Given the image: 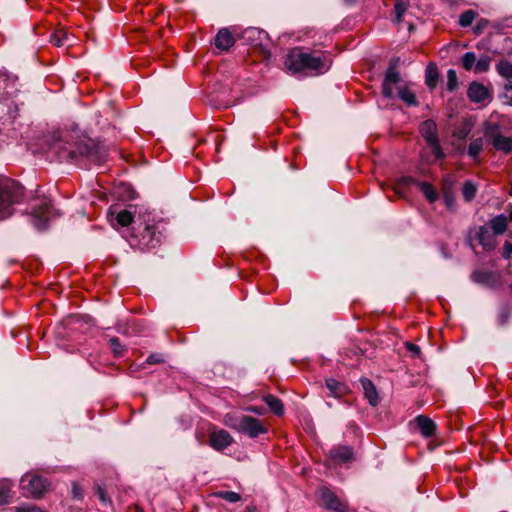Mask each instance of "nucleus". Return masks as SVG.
I'll list each match as a JSON object with an SVG mask.
<instances>
[{"label":"nucleus","mask_w":512,"mask_h":512,"mask_svg":"<svg viewBox=\"0 0 512 512\" xmlns=\"http://www.w3.org/2000/svg\"><path fill=\"white\" fill-rule=\"evenodd\" d=\"M328 57L319 50L296 47L285 57L284 66L294 76L314 77L327 72L330 68Z\"/></svg>","instance_id":"nucleus-1"},{"label":"nucleus","mask_w":512,"mask_h":512,"mask_svg":"<svg viewBox=\"0 0 512 512\" xmlns=\"http://www.w3.org/2000/svg\"><path fill=\"white\" fill-rule=\"evenodd\" d=\"M53 149L58 154L60 160L76 161L80 157H85L95 164L105 162L106 151L97 145L90 138H79L75 141L66 140L65 142L56 143Z\"/></svg>","instance_id":"nucleus-2"},{"label":"nucleus","mask_w":512,"mask_h":512,"mask_svg":"<svg viewBox=\"0 0 512 512\" xmlns=\"http://www.w3.org/2000/svg\"><path fill=\"white\" fill-rule=\"evenodd\" d=\"M160 233L154 223L134 222L128 242L132 248L141 251L153 249L160 244Z\"/></svg>","instance_id":"nucleus-3"},{"label":"nucleus","mask_w":512,"mask_h":512,"mask_svg":"<svg viewBox=\"0 0 512 512\" xmlns=\"http://www.w3.org/2000/svg\"><path fill=\"white\" fill-rule=\"evenodd\" d=\"M23 187L15 180L0 177V220L13 213V206L21 201Z\"/></svg>","instance_id":"nucleus-4"},{"label":"nucleus","mask_w":512,"mask_h":512,"mask_svg":"<svg viewBox=\"0 0 512 512\" xmlns=\"http://www.w3.org/2000/svg\"><path fill=\"white\" fill-rule=\"evenodd\" d=\"M419 131L427 145L430 147L431 153L435 159H443L444 152L438 140L436 123L431 119L425 120L420 124Z\"/></svg>","instance_id":"nucleus-5"},{"label":"nucleus","mask_w":512,"mask_h":512,"mask_svg":"<svg viewBox=\"0 0 512 512\" xmlns=\"http://www.w3.org/2000/svg\"><path fill=\"white\" fill-rule=\"evenodd\" d=\"M225 423L228 425L227 421H225ZM229 426L238 432L246 434L250 438H256L268 432V429L260 420L251 416H242L237 420V423L229 424Z\"/></svg>","instance_id":"nucleus-6"},{"label":"nucleus","mask_w":512,"mask_h":512,"mask_svg":"<svg viewBox=\"0 0 512 512\" xmlns=\"http://www.w3.org/2000/svg\"><path fill=\"white\" fill-rule=\"evenodd\" d=\"M21 488L33 497H41L47 490L48 482L38 475L25 474L20 481Z\"/></svg>","instance_id":"nucleus-7"},{"label":"nucleus","mask_w":512,"mask_h":512,"mask_svg":"<svg viewBox=\"0 0 512 512\" xmlns=\"http://www.w3.org/2000/svg\"><path fill=\"white\" fill-rule=\"evenodd\" d=\"M410 7V0H396L393 8L391 17L392 23L397 27L398 30L404 27L410 33L414 30V25L410 21H406L405 16Z\"/></svg>","instance_id":"nucleus-8"},{"label":"nucleus","mask_w":512,"mask_h":512,"mask_svg":"<svg viewBox=\"0 0 512 512\" xmlns=\"http://www.w3.org/2000/svg\"><path fill=\"white\" fill-rule=\"evenodd\" d=\"M55 216L56 214L51 203L44 201L39 207L33 210L32 222L38 230H43L47 227L48 221Z\"/></svg>","instance_id":"nucleus-9"},{"label":"nucleus","mask_w":512,"mask_h":512,"mask_svg":"<svg viewBox=\"0 0 512 512\" xmlns=\"http://www.w3.org/2000/svg\"><path fill=\"white\" fill-rule=\"evenodd\" d=\"M493 147L504 153H510L512 151V137H505L500 133L499 127L493 125L488 128L486 132Z\"/></svg>","instance_id":"nucleus-10"},{"label":"nucleus","mask_w":512,"mask_h":512,"mask_svg":"<svg viewBox=\"0 0 512 512\" xmlns=\"http://www.w3.org/2000/svg\"><path fill=\"white\" fill-rule=\"evenodd\" d=\"M233 442V437L224 429H213L209 434V444L216 451H223Z\"/></svg>","instance_id":"nucleus-11"},{"label":"nucleus","mask_w":512,"mask_h":512,"mask_svg":"<svg viewBox=\"0 0 512 512\" xmlns=\"http://www.w3.org/2000/svg\"><path fill=\"white\" fill-rule=\"evenodd\" d=\"M323 507L334 512H348V504L339 499L334 492L323 489L321 493Z\"/></svg>","instance_id":"nucleus-12"},{"label":"nucleus","mask_w":512,"mask_h":512,"mask_svg":"<svg viewBox=\"0 0 512 512\" xmlns=\"http://www.w3.org/2000/svg\"><path fill=\"white\" fill-rule=\"evenodd\" d=\"M495 235L491 232L490 228L486 225L480 226L475 234L474 240H477L479 245L483 247L485 251H490L495 248L496 241ZM473 239H471V246Z\"/></svg>","instance_id":"nucleus-13"},{"label":"nucleus","mask_w":512,"mask_h":512,"mask_svg":"<svg viewBox=\"0 0 512 512\" xmlns=\"http://www.w3.org/2000/svg\"><path fill=\"white\" fill-rule=\"evenodd\" d=\"M235 44V38L229 28H221L215 38L214 45L221 52H227Z\"/></svg>","instance_id":"nucleus-14"},{"label":"nucleus","mask_w":512,"mask_h":512,"mask_svg":"<svg viewBox=\"0 0 512 512\" xmlns=\"http://www.w3.org/2000/svg\"><path fill=\"white\" fill-rule=\"evenodd\" d=\"M467 95L474 103H482L490 96L487 87L477 81H474L469 85Z\"/></svg>","instance_id":"nucleus-15"},{"label":"nucleus","mask_w":512,"mask_h":512,"mask_svg":"<svg viewBox=\"0 0 512 512\" xmlns=\"http://www.w3.org/2000/svg\"><path fill=\"white\" fill-rule=\"evenodd\" d=\"M415 422L417 424V427L420 431V433L426 437L429 438L434 435L436 430V424L428 417L424 415H418L415 418Z\"/></svg>","instance_id":"nucleus-16"},{"label":"nucleus","mask_w":512,"mask_h":512,"mask_svg":"<svg viewBox=\"0 0 512 512\" xmlns=\"http://www.w3.org/2000/svg\"><path fill=\"white\" fill-rule=\"evenodd\" d=\"M330 457L337 463H347L353 459V452L348 446H338L330 450Z\"/></svg>","instance_id":"nucleus-17"},{"label":"nucleus","mask_w":512,"mask_h":512,"mask_svg":"<svg viewBox=\"0 0 512 512\" xmlns=\"http://www.w3.org/2000/svg\"><path fill=\"white\" fill-rule=\"evenodd\" d=\"M471 279L475 283L483 284L489 287L494 286L497 282L495 273L483 270L474 271L471 275Z\"/></svg>","instance_id":"nucleus-18"},{"label":"nucleus","mask_w":512,"mask_h":512,"mask_svg":"<svg viewBox=\"0 0 512 512\" xmlns=\"http://www.w3.org/2000/svg\"><path fill=\"white\" fill-rule=\"evenodd\" d=\"M360 382L364 391L365 398L368 400L370 405L376 406L379 403V396L374 384L367 378H361Z\"/></svg>","instance_id":"nucleus-19"},{"label":"nucleus","mask_w":512,"mask_h":512,"mask_svg":"<svg viewBox=\"0 0 512 512\" xmlns=\"http://www.w3.org/2000/svg\"><path fill=\"white\" fill-rule=\"evenodd\" d=\"M439 80V72L437 66L430 62L425 70V84L430 90H434Z\"/></svg>","instance_id":"nucleus-20"},{"label":"nucleus","mask_w":512,"mask_h":512,"mask_svg":"<svg viewBox=\"0 0 512 512\" xmlns=\"http://www.w3.org/2000/svg\"><path fill=\"white\" fill-rule=\"evenodd\" d=\"M494 235H501L506 231L507 228V217L503 214L498 215L490 220L489 226Z\"/></svg>","instance_id":"nucleus-21"},{"label":"nucleus","mask_w":512,"mask_h":512,"mask_svg":"<svg viewBox=\"0 0 512 512\" xmlns=\"http://www.w3.org/2000/svg\"><path fill=\"white\" fill-rule=\"evenodd\" d=\"M263 401L267 404L269 409L277 416L284 414L283 403L280 399L273 395H266L263 397Z\"/></svg>","instance_id":"nucleus-22"},{"label":"nucleus","mask_w":512,"mask_h":512,"mask_svg":"<svg viewBox=\"0 0 512 512\" xmlns=\"http://www.w3.org/2000/svg\"><path fill=\"white\" fill-rule=\"evenodd\" d=\"M12 482L8 479L0 480V506L8 504L11 500Z\"/></svg>","instance_id":"nucleus-23"},{"label":"nucleus","mask_w":512,"mask_h":512,"mask_svg":"<svg viewBox=\"0 0 512 512\" xmlns=\"http://www.w3.org/2000/svg\"><path fill=\"white\" fill-rule=\"evenodd\" d=\"M326 386L329 389L331 395L336 398L341 397L347 391V388L343 383H341L333 378L326 380Z\"/></svg>","instance_id":"nucleus-24"},{"label":"nucleus","mask_w":512,"mask_h":512,"mask_svg":"<svg viewBox=\"0 0 512 512\" xmlns=\"http://www.w3.org/2000/svg\"><path fill=\"white\" fill-rule=\"evenodd\" d=\"M398 97L405 102L408 106H417L418 101L415 93L407 87H400L398 90Z\"/></svg>","instance_id":"nucleus-25"},{"label":"nucleus","mask_w":512,"mask_h":512,"mask_svg":"<svg viewBox=\"0 0 512 512\" xmlns=\"http://www.w3.org/2000/svg\"><path fill=\"white\" fill-rule=\"evenodd\" d=\"M420 190L430 203H433L438 199V193L430 183L421 182Z\"/></svg>","instance_id":"nucleus-26"},{"label":"nucleus","mask_w":512,"mask_h":512,"mask_svg":"<svg viewBox=\"0 0 512 512\" xmlns=\"http://www.w3.org/2000/svg\"><path fill=\"white\" fill-rule=\"evenodd\" d=\"M492 58L488 55H482L476 60L474 72L485 73L490 69Z\"/></svg>","instance_id":"nucleus-27"},{"label":"nucleus","mask_w":512,"mask_h":512,"mask_svg":"<svg viewBox=\"0 0 512 512\" xmlns=\"http://www.w3.org/2000/svg\"><path fill=\"white\" fill-rule=\"evenodd\" d=\"M476 60L477 57L474 52H466L461 57V65L466 71H474Z\"/></svg>","instance_id":"nucleus-28"},{"label":"nucleus","mask_w":512,"mask_h":512,"mask_svg":"<svg viewBox=\"0 0 512 512\" xmlns=\"http://www.w3.org/2000/svg\"><path fill=\"white\" fill-rule=\"evenodd\" d=\"M401 82V76L396 69H386V98L390 97L391 92L388 89V84Z\"/></svg>","instance_id":"nucleus-29"},{"label":"nucleus","mask_w":512,"mask_h":512,"mask_svg":"<svg viewBox=\"0 0 512 512\" xmlns=\"http://www.w3.org/2000/svg\"><path fill=\"white\" fill-rule=\"evenodd\" d=\"M477 192V186L473 181H466L463 185L462 193L465 201H471Z\"/></svg>","instance_id":"nucleus-30"},{"label":"nucleus","mask_w":512,"mask_h":512,"mask_svg":"<svg viewBox=\"0 0 512 512\" xmlns=\"http://www.w3.org/2000/svg\"><path fill=\"white\" fill-rule=\"evenodd\" d=\"M482 148H483L482 138L474 139L470 142V144L468 146V155L471 158L476 159L479 156L480 152L482 151Z\"/></svg>","instance_id":"nucleus-31"},{"label":"nucleus","mask_w":512,"mask_h":512,"mask_svg":"<svg viewBox=\"0 0 512 512\" xmlns=\"http://www.w3.org/2000/svg\"><path fill=\"white\" fill-rule=\"evenodd\" d=\"M497 71L498 73L508 79V80H512V63H510L509 61H500L498 64H497Z\"/></svg>","instance_id":"nucleus-32"},{"label":"nucleus","mask_w":512,"mask_h":512,"mask_svg":"<svg viewBox=\"0 0 512 512\" xmlns=\"http://www.w3.org/2000/svg\"><path fill=\"white\" fill-rule=\"evenodd\" d=\"M476 17L477 12L474 10H466L459 17V25L462 27H468L473 23Z\"/></svg>","instance_id":"nucleus-33"},{"label":"nucleus","mask_w":512,"mask_h":512,"mask_svg":"<svg viewBox=\"0 0 512 512\" xmlns=\"http://www.w3.org/2000/svg\"><path fill=\"white\" fill-rule=\"evenodd\" d=\"M116 221L123 227L128 226L133 223L132 213L128 210H121L116 214Z\"/></svg>","instance_id":"nucleus-34"},{"label":"nucleus","mask_w":512,"mask_h":512,"mask_svg":"<svg viewBox=\"0 0 512 512\" xmlns=\"http://www.w3.org/2000/svg\"><path fill=\"white\" fill-rule=\"evenodd\" d=\"M446 87L449 92H453L458 88V77H457V73L454 69H449L447 71Z\"/></svg>","instance_id":"nucleus-35"},{"label":"nucleus","mask_w":512,"mask_h":512,"mask_svg":"<svg viewBox=\"0 0 512 512\" xmlns=\"http://www.w3.org/2000/svg\"><path fill=\"white\" fill-rule=\"evenodd\" d=\"M216 495L230 503H236L241 499L240 494L233 491H219Z\"/></svg>","instance_id":"nucleus-36"},{"label":"nucleus","mask_w":512,"mask_h":512,"mask_svg":"<svg viewBox=\"0 0 512 512\" xmlns=\"http://www.w3.org/2000/svg\"><path fill=\"white\" fill-rule=\"evenodd\" d=\"M66 37V32L58 30L51 35L50 41L54 46L61 47L65 44Z\"/></svg>","instance_id":"nucleus-37"},{"label":"nucleus","mask_w":512,"mask_h":512,"mask_svg":"<svg viewBox=\"0 0 512 512\" xmlns=\"http://www.w3.org/2000/svg\"><path fill=\"white\" fill-rule=\"evenodd\" d=\"M110 345L112 347L113 353L116 357H120L123 354V347L120 344V341L118 338L113 337L109 340Z\"/></svg>","instance_id":"nucleus-38"},{"label":"nucleus","mask_w":512,"mask_h":512,"mask_svg":"<svg viewBox=\"0 0 512 512\" xmlns=\"http://www.w3.org/2000/svg\"><path fill=\"white\" fill-rule=\"evenodd\" d=\"M165 361L163 354L161 353H153L148 356L146 359V363L148 364H161Z\"/></svg>","instance_id":"nucleus-39"},{"label":"nucleus","mask_w":512,"mask_h":512,"mask_svg":"<svg viewBox=\"0 0 512 512\" xmlns=\"http://www.w3.org/2000/svg\"><path fill=\"white\" fill-rule=\"evenodd\" d=\"M16 512H46V511L40 509L37 506L28 505V506L17 507Z\"/></svg>","instance_id":"nucleus-40"},{"label":"nucleus","mask_w":512,"mask_h":512,"mask_svg":"<svg viewBox=\"0 0 512 512\" xmlns=\"http://www.w3.org/2000/svg\"><path fill=\"white\" fill-rule=\"evenodd\" d=\"M407 350L411 353L413 357H418L420 355V348L416 344L406 342L405 343Z\"/></svg>","instance_id":"nucleus-41"},{"label":"nucleus","mask_w":512,"mask_h":512,"mask_svg":"<svg viewBox=\"0 0 512 512\" xmlns=\"http://www.w3.org/2000/svg\"><path fill=\"white\" fill-rule=\"evenodd\" d=\"M246 410L257 415H263L265 413V408L262 406H248Z\"/></svg>","instance_id":"nucleus-42"},{"label":"nucleus","mask_w":512,"mask_h":512,"mask_svg":"<svg viewBox=\"0 0 512 512\" xmlns=\"http://www.w3.org/2000/svg\"><path fill=\"white\" fill-rule=\"evenodd\" d=\"M72 494H73V497L76 499H81L83 497L82 490L76 483L73 484Z\"/></svg>","instance_id":"nucleus-43"},{"label":"nucleus","mask_w":512,"mask_h":512,"mask_svg":"<svg viewBox=\"0 0 512 512\" xmlns=\"http://www.w3.org/2000/svg\"><path fill=\"white\" fill-rule=\"evenodd\" d=\"M444 202L448 208H452L454 204V197L452 194L445 192L444 193Z\"/></svg>","instance_id":"nucleus-44"},{"label":"nucleus","mask_w":512,"mask_h":512,"mask_svg":"<svg viewBox=\"0 0 512 512\" xmlns=\"http://www.w3.org/2000/svg\"><path fill=\"white\" fill-rule=\"evenodd\" d=\"M97 495L101 502L105 503L107 501L105 490L100 486L97 487Z\"/></svg>","instance_id":"nucleus-45"},{"label":"nucleus","mask_w":512,"mask_h":512,"mask_svg":"<svg viewBox=\"0 0 512 512\" xmlns=\"http://www.w3.org/2000/svg\"><path fill=\"white\" fill-rule=\"evenodd\" d=\"M512 256V244L506 243L504 249V257L509 258Z\"/></svg>","instance_id":"nucleus-46"},{"label":"nucleus","mask_w":512,"mask_h":512,"mask_svg":"<svg viewBox=\"0 0 512 512\" xmlns=\"http://www.w3.org/2000/svg\"><path fill=\"white\" fill-rule=\"evenodd\" d=\"M487 21L486 20H481L477 26L474 28V31L476 34H480L483 27L486 25Z\"/></svg>","instance_id":"nucleus-47"},{"label":"nucleus","mask_w":512,"mask_h":512,"mask_svg":"<svg viewBox=\"0 0 512 512\" xmlns=\"http://www.w3.org/2000/svg\"><path fill=\"white\" fill-rule=\"evenodd\" d=\"M400 62L399 58H392L389 63V67L387 69H396Z\"/></svg>","instance_id":"nucleus-48"},{"label":"nucleus","mask_w":512,"mask_h":512,"mask_svg":"<svg viewBox=\"0 0 512 512\" xmlns=\"http://www.w3.org/2000/svg\"><path fill=\"white\" fill-rule=\"evenodd\" d=\"M505 89H506L507 91H511V92H512V83H511V82L507 83V84L505 85Z\"/></svg>","instance_id":"nucleus-49"},{"label":"nucleus","mask_w":512,"mask_h":512,"mask_svg":"<svg viewBox=\"0 0 512 512\" xmlns=\"http://www.w3.org/2000/svg\"><path fill=\"white\" fill-rule=\"evenodd\" d=\"M356 1H357V0H344V2H345L346 4H352V3L356 2Z\"/></svg>","instance_id":"nucleus-50"},{"label":"nucleus","mask_w":512,"mask_h":512,"mask_svg":"<svg viewBox=\"0 0 512 512\" xmlns=\"http://www.w3.org/2000/svg\"><path fill=\"white\" fill-rule=\"evenodd\" d=\"M380 188L383 189L384 188V183L383 182H380Z\"/></svg>","instance_id":"nucleus-51"},{"label":"nucleus","mask_w":512,"mask_h":512,"mask_svg":"<svg viewBox=\"0 0 512 512\" xmlns=\"http://www.w3.org/2000/svg\"><path fill=\"white\" fill-rule=\"evenodd\" d=\"M247 512H254V510H250L249 508H247Z\"/></svg>","instance_id":"nucleus-52"}]
</instances>
